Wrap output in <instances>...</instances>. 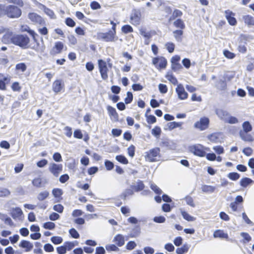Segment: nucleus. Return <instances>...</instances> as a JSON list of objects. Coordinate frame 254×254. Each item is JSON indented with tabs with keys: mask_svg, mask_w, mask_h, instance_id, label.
<instances>
[{
	"mask_svg": "<svg viewBox=\"0 0 254 254\" xmlns=\"http://www.w3.org/2000/svg\"><path fill=\"white\" fill-rule=\"evenodd\" d=\"M166 78L172 84L176 85L178 83L177 79L171 72H168L166 76Z\"/></svg>",
	"mask_w": 254,
	"mask_h": 254,
	"instance_id": "7c9ffc66",
	"label": "nucleus"
},
{
	"mask_svg": "<svg viewBox=\"0 0 254 254\" xmlns=\"http://www.w3.org/2000/svg\"><path fill=\"white\" fill-rule=\"evenodd\" d=\"M11 42L15 45L19 46L23 49L29 47V38L26 35H14L10 38Z\"/></svg>",
	"mask_w": 254,
	"mask_h": 254,
	"instance_id": "20e7f679",
	"label": "nucleus"
},
{
	"mask_svg": "<svg viewBox=\"0 0 254 254\" xmlns=\"http://www.w3.org/2000/svg\"><path fill=\"white\" fill-rule=\"evenodd\" d=\"M134 191H135L132 188L127 189L125 190V191L123 193L124 199H125L127 197L133 194Z\"/></svg>",
	"mask_w": 254,
	"mask_h": 254,
	"instance_id": "3c124183",
	"label": "nucleus"
},
{
	"mask_svg": "<svg viewBox=\"0 0 254 254\" xmlns=\"http://www.w3.org/2000/svg\"><path fill=\"white\" fill-rule=\"evenodd\" d=\"M64 209V206L61 204H56L53 206V209L60 213L63 212Z\"/></svg>",
	"mask_w": 254,
	"mask_h": 254,
	"instance_id": "0e129e2a",
	"label": "nucleus"
},
{
	"mask_svg": "<svg viewBox=\"0 0 254 254\" xmlns=\"http://www.w3.org/2000/svg\"><path fill=\"white\" fill-rule=\"evenodd\" d=\"M49 195V193L47 191L41 192L39 193L37 198L39 200L42 201L45 199Z\"/></svg>",
	"mask_w": 254,
	"mask_h": 254,
	"instance_id": "a18cd8bd",
	"label": "nucleus"
},
{
	"mask_svg": "<svg viewBox=\"0 0 254 254\" xmlns=\"http://www.w3.org/2000/svg\"><path fill=\"white\" fill-rule=\"evenodd\" d=\"M225 13L226 14V18L227 19L229 24L232 26L236 25L237 23V21L234 17L235 14L229 10H226Z\"/></svg>",
	"mask_w": 254,
	"mask_h": 254,
	"instance_id": "dca6fc26",
	"label": "nucleus"
},
{
	"mask_svg": "<svg viewBox=\"0 0 254 254\" xmlns=\"http://www.w3.org/2000/svg\"><path fill=\"white\" fill-rule=\"evenodd\" d=\"M51 241L55 245H58L62 243L63 239L61 237L54 236L51 238Z\"/></svg>",
	"mask_w": 254,
	"mask_h": 254,
	"instance_id": "6e6d98bb",
	"label": "nucleus"
},
{
	"mask_svg": "<svg viewBox=\"0 0 254 254\" xmlns=\"http://www.w3.org/2000/svg\"><path fill=\"white\" fill-rule=\"evenodd\" d=\"M189 247L187 244H184L183 246L180 248H178L176 249V253L177 254H183L184 253L188 252Z\"/></svg>",
	"mask_w": 254,
	"mask_h": 254,
	"instance_id": "72a5a7b5",
	"label": "nucleus"
},
{
	"mask_svg": "<svg viewBox=\"0 0 254 254\" xmlns=\"http://www.w3.org/2000/svg\"><path fill=\"white\" fill-rule=\"evenodd\" d=\"M141 14L140 12L135 11L130 17V22L133 25L137 26L140 24L141 21Z\"/></svg>",
	"mask_w": 254,
	"mask_h": 254,
	"instance_id": "4468645a",
	"label": "nucleus"
},
{
	"mask_svg": "<svg viewBox=\"0 0 254 254\" xmlns=\"http://www.w3.org/2000/svg\"><path fill=\"white\" fill-rule=\"evenodd\" d=\"M135 191L138 192L144 189V185L142 181H138L136 186H132L131 187Z\"/></svg>",
	"mask_w": 254,
	"mask_h": 254,
	"instance_id": "c756f323",
	"label": "nucleus"
},
{
	"mask_svg": "<svg viewBox=\"0 0 254 254\" xmlns=\"http://www.w3.org/2000/svg\"><path fill=\"white\" fill-rule=\"evenodd\" d=\"M190 151L194 155L202 157L205 156L207 151H210V148L201 144H197L191 146Z\"/></svg>",
	"mask_w": 254,
	"mask_h": 254,
	"instance_id": "423d86ee",
	"label": "nucleus"
},
{
	"mask_svg": "<svg viewBox=\"0 0 254 254\" xmlns=\"http://www.w3.org/2000/svg\"><path fill=\"white\" fill-rule=\"evenodd\" d=\"M105 166L106 169L108 171L112 170L114 167V163L112 162L107 160L105 161Z\"/></svg>",
	"mask_w": 254,
	"mask_h": 254,
	"instance_id": "680f3d73",
	"label": "nucleus"
},
{
	"mask_svg": "<svg viewBox=\"0 0 254 254\" xmlns=\"http://www.w3.org/2000/svg\"><path fill=\"white\" fill-rule=\"evenodd\" d=\"M182 124L180 123H177L176 122H170L168 123V126L169 129L172 130L177 127L181 126Z\"/></svg>",
	"mask_w": 254,
	"mask_h": 254,
	"instance_id": "4d7b16f0",
	"label": "nucleus"
},
{
	"mask_svg": "<svg viewBox=\"0 0 254 254\" xmlns=\"http://www.w3.org/2000/svg\"><path fill=\"white\" fill-rule=\"evenodd\" d=\"M52 193L55 197V202H59L63 200L62 196L63 192L61 189L56 188L52 190Z\"/></svg>",
	"mask_w": 254,
	"mask_h": 254,
	"instance_id": "a211bd4d",
	"label": "nucleus"
},
{
	"mask_svg": "<svg viewBox=\"0 0 254 254\" xmlns=\"http://www.w3.org/2000/svg\"><path fill=\"white\" fill-rule=\"evenodd\" d=\"M158 88L160 93L165 94L168 92V87L166 85L160 83L158 85Z\"/></svg>",
	"mask_w": 254,
	"mask_h": 254,
	"instance_id": "5fc2aeb1",
	"label": "nucleus"
},
{
	"mask_svg": "<svg viewBox=\"0 0 254 254\" xmlns=\"http://www.w3.org/2000/svg\"><path fill=\"white\" fill-rule=\"evenodd\" d=\"M243 19L246 24L248 26L254 25V17L250 15H246L243 17Z\"/></svg>",
	"mask_w": 254,
	"mask_h": 254,
	"instance_id": "393cba45",
	"label": "nucleus"
},
{
	"mask_svg": "<svg viewBox=\"0 0 254 254\" xmlns=\"http://www.w3.org/2000/svg\"><path fill=\"white\" fill-rule=\"evenodd\" d=\"M63 166L62 164L52 163L49 167V171L55 177H58L62 173Z\"/></svg>",
	"mask_w": 254,
	"mask_h": 254,
	"instance_id": "1a4fd4ad",
	"label": "nucleus"
},
{
	"mask_svg": "<svg viewBox=\"0 0 254 254\" xmlns=\"http://www.w3.org/2000/svg\"><path fill=\"white\" fill-rule=\"evenodd\" d=\"M202 190L204 192H213L215 190V187L211 186L203 185L201 187Z\"/></svg>",
	"mask_w": 254,
	"mask_h": 254,
	"instance_id": "c9c22d12",
	"label": "nucleus"
},
{
	"mask_svg": "<svg viewBox=\"0 0 254 254\" xmlns=\"http://www.w3.org/2000/svg\"><path fill=\"white\" fill-rule=\"evenodd\" d=\"M19 246L21 248L25 249V251L26 252L30 251L33 247V244L26 240H22Z\"/></svg>",
	"mask_w": 254,
	"mask_h": 254,
	"instance_id": "aec40b11",
	"label": "nucleus"
},
{
	"mask_svg": "<svg viewBox=\"0 0 254 254\" xmlns=\"http://www.w3.org/2000/svg\"><path fill=\"white\" fill-rule=\"evenodd\" d=\"M57 251L59 254H65L66 253V248L64 245L57 248Z\"/></svg>",
	"mask_w": 254,
	"mask_h": 254,
	"instance_id": "774afa93",
	"label": "nucleus"
},
{
	"mask_svg": "<svg viewBox=\"0 0 254 254\" xmlns=\"http://www.w3.org/2000/svg\"><path fill=\"white\" fill-rule=\"evenodd\" d=\"M11 88L14 92H20L22 88L20 83L17 81L13 82L11 85Z\"/></svg>",
	"mask_w": 254,
	"mask_h": 254,
	"instance_id": "e433bc0d",
	"label": "nucleus"
},
{
	"mask_svg": "<svg viewBox=\"0 0 254 254\" xmlns=\"http://www.w3.org/2000/svg\"><path fill=\"white\" fill-rule=\"evenodd\" d=\"M98 37L107 42H114L117 39L116 32L110 30L107 32H101L98 34Z\"/></svg>",
	"mask_w": 254,
	"mask_h": 254,
	"instance_id": "6e6552de",
	"label": "nucleus"
},
{
	"mask_svg": "<svg viewBox=\"0 0 254 254\" xmlns=\"http://www.w3.org/2000/svg\"><path fill=\"white\" fill-rule=\"evenodd\" d=\"M228 177L231 180L237 181L240 178V175L236 172H231L228 174Z\"/></svg>",
	"mask_w": 254,
	"mask_h": 254,
	"instance_id": "37998d69",
	"label": "nucleus"
},
{
	"mask_svg": "<svg viewBox=\"0 0 254 254\" xmlns=\"http://www.w3.org/2000/svg\"><path fill=\"white\" fill-rule=\"evenodd\" d=\"M220 132H214L208 135L207 138L212 143H218L222 142Z\"/></svg>",
	"mask_w": 254,
	"mask_h": 254,
	"instance_id": "f3484780",
	"label": "nucleus"
},
{
	"mask_svg": "<svg viewBox=\"0 0 254 254\" xmlns=\"http://www.w3.org/2000/svg\"><path fill=\"white\" fill-rule=\"evenodd\" d=\"M6 1L9 3L15 4L16 6L20 7H22L24 5L23 0H6Z\"/></svg>",
	"mask_w": 254,
	"mask_h": 254,
	"instance_id": "4c0bfd02",
	"label": "nucleus"
},
{
	"mask_svg": "<svg viewBox=\"0 0 254 254\" xmlns=\"http://www.w3.org/2000/svg\"><path fill=\"white\" fill-rule=\"evenodd\" d=\"M253 183V180L249 178H242L240 182V185L243 188H246L248 185Z\"/></svg>",
	"mask_w": 254,
	"mask_h": 254,
	"instance_id": "cd10ccee",
	"label": "nucleus"
},
{
	"mask_svg": "<svg viewBox=\"0 0 254 254\" xmlns=\"http://www.w3.org/2000/svg\"><path fill=\"white\" fill-rule=\"evenodd\" d=\"M152 62L154 66L158 70L165 69L167 65L166 59L162 56L153 58Z\"/></svg>",
	"mask_w": 254,
	"mask_h": 254,
	"instance_id": "0eeeda50",
	"label": "nucleus"
},
{
	"mask_svg": "<svg viewBox=\"0 0 254 254\" xmlns=\"http://www.w3.org/2000/svg\"><path fill=\"white\" fill-rule=\"evenodd\" d=\"M107 109L108 114L110 117H113L115 119L118 118V117H119L118 114L117 112L116 109L114 107H113L111 106H108L107 107Z\"/></svg>",
	"mask_w": 254,
	"mask_h": 254,
	"instance_id": "bb28decb",
	"label": "nucleus"
},
{
	"mask_svg": "<svg viewBox=\"0 0 254 254\" xmlns=\"http://www.w3.org/2000/svg\"><path fill=\"white\" fill-rule=\"evenodd\" d=\"M173 25L179 30H184L186 28V25L183 20L181 18H177L173 22Z\"/></svg>",
	"mask_w": 254,
	"mask_h": 254,
	"instance_id": "4be33fe9",
	"label": "nucleus"
},
{
	"mask_svg": "<svg viewBox=\"0 0 254 254\" xmlns=\"http://www.w3.org/2000/svg\"><path fill=\"white\" fill-rule=\"evenodd\" d=\"M243 129L239 131L241 138L245 142H252L254 141L253 136L250 133L253 129V127L249 121H245L242 124Z\"/></svg>",
	"mask_w": 254,
	"mask_h": 254,
	"instance_id": "f03ea898",
	"label": "nucleus"
},
{
	"mask_svg": "<svg viewBox=\"0 0 254 254\" xmlns=\"http://www.w3.org/2000/svg\"><path fill=\"white\" fill-rule=\"evenodd\" d=\"M127 150L128 155L130 157H133L135 155V146L131 144L128 147Z\"/></svg>",
	"mask_w": 254,
	"mask_h": 254,
	"instance_id": "09e8293b",
	"label": "nucleus"
},
{
	"mask_svg": "<svg viewBox=\"0 0 254 254\" xmlns=\"http://www.w3.org/2000/svg\"><path fill=\"white\" fill-rule=\"evenodd\" d=\"M64 48H65V50H66V47L64 46V44L62 42H56L50 53L52 56H55L61 54L64 50Z\"/></svg>",
	"mask_w": 254,
	"mask_h": 254,
	"instance_id": "9b49d317",
	"label": "nucleus"
},
{
	"mask_svg": "<svg viewBox=\"0 0 254 254\" xmlns=\"http://www.w3.org/2000/svg\"><path fill=\"white\" fill-rule=\"evenodd\" d=\"M223 54L224 56L228 59H233L236 56V55L234 53L227 50H225L223 51Z\"/></svg>",
	"mask_w": 254,
	"mask_h": 254,
	"instance_id": "49530a36",
	"label": "nucleus"
},
{
	"mask_svg": "<svg viewBox=\"0 0 254 254\" xmlns=\"http://www.w3.org/2000/svg\"><path fill=\"white\" fill-rule=\"evenodd\" d=\"M28 16V18L35 24H39L41 26L45 24L44 19L40 15L36 13H29Z\"/></svg>",
	"mask_w": 254,
	"mask_h": 254,
	"instance_id": "f8f14e48",
	"label": "nucleus"
},
{
	"mask_svg": "<svg viewBox=\"0 0 254 254\" xmlns=\"http://www.w3.org/2000/svg\"><path fill=\"white\" fill-rule=\"evenodd\" d=\"M161 150L159 147H154L145 152L144 156L146 161L154 162L160 160L161 157Z\"/></svg>",
	"mask_w": 254,
	"mask_h": 254,
	"instance_id": "39448f33",
	"label": "nucleus"
},
{
	"mask_svg": "<svg viewBox=\"0 0 254 254\" xmlns=\"http://www.w3.org/2000/svg\"><path fill=\"white\" fill-rule=\"evenodd\" d=\"M165 46L169 53H172L174 52L175 45L173 43L168 42L166 44Z\"/></svg>",
	"mask_w": 254,
	"mask_h": 254,
	"instance_id": "de8ad7c7",
	"label": "nucleus"
},
{
	"mask_svg": "<svg viewBox=\"0 0 254 254\" xmlns=\"http://www.w3.org/2000/svg\"><path fill=\"white\" fill-rule=\"evenodd\" d=\"M0 13L2 16L6 15L10 18H17L22 14L21 10L16 5L0 4Z\"/></svg>",
	"mask_w": 254,
	"mask_h": 254,
	"instance_id": "f257e3e1",
	"label": "nucleus"
},
{
	"mask_svg": "<svg viewBox=\"0 0 254 254\" xmlns=\"http://www.w3.org/2000/svg\"><path fill=\"white\" fill-rule=\"evenodd\" d=\"M65 23L67 26L70 27H73L75 25L74 21L70 17H67L65 19Z\"/></svg>",
	"mask_w": 254,
	"mask_h": 254,
	"instance_id": "052dcab7",
	"label": "nucleus"
},
{
	"mask_svg": "<svg viewBox=\"0 0 254 254\" xmlns=\"http://www.w3.org/2000/svg\"><path fill=\"white\" fill-rule=\"evenodd\" d=\"M55 226V224L52 222H47L43 224V227L46 229L53 230Z\"/></svg>",
	"mask_w": 254,
	"mask_h": 254,
	"instance_id": "8fccbe9b",
	"label": "nucleus"
},
{
	"mask_svg": "<svg viewBox=\"0 0 254 254\" xmlns=\"http://www.w3.org/2000/svg\"><path fill=\"white\" fill-rule=\"evenodd\" d=\"M10 214L14 219H20L23 215V212L20 208L15 207L11 209Z\"/></svg>",
	"mask_w": 254,
	"mask_h": 254,
	"instance_id": "6ab92c4d",
	"label": "nucleus"
},
{
	"mask_svg": "<svg viewBox=\"0 0 254 254\" xmlns=\"http://www.w3.org/2000/svg\"><path fill=\"white\" fill-rule=\"evenodd\" d=\"M183 33L184 31L182 30L177 29L173 31L174 36L177 41H181L182 40Z\"/></svg>",
	"mask_w": 254,
	"mask_h": 254,
	"instance_id": "473e14b6",
	"label": "nucleus"
},
{
	"mask_svg": "<svg viewBox=\"0 0 254 254\" xmlns=\"http://www.w3.org/2000/svg\"><path fill=\"white\" fill-rule=\"evenodd\" d=\"M73 136L77 139H82L83 137V134L80 129H75L73 132Z\"/></svg>",
	"mask_w": 254,
	"mask_h": 254,
	"instance_id": "338daca9",
	"label": "nucleus"
},
{
	"mask_svg": "<svg viewBox=\"0 0 254 254\" xmlns=\"http://www.w3.org/2000/svg\"><path fill=\"white\" fill-rule=\"evenodd\" d=\"M11 78L10 76H5L2 79H0V90H5L6 89L7 84H8L10 81Z\"/></svg>",
	"mask_w": 254,
	"mask_h": 254,
	"instance_id": "5701e85b",
	"label": "nucleus"
},
{
	"mask_svg": "<svg viewBox=\"0 0 254 254\" xmlns=\"http://www.w3.org/2000/svg\"><path fill=\"white\" fill-rule=\"evenodd\" d=\"M111 59H108L107 61L99 59L98 60V66L99 72L103 80H106L108 78V72L112 67Z\"/></svg>",
	"mask_w": 254,
	"mask_h": 254,
	"instance_id": "7ed1b4c3",
	"label": "nucleus"
},
{
	"mask_svg": "<svg viewBox=\"0 0 254 254\" xmlns=\"http://www.w3.org/2000/svg\"><path fill=\"white\" fill-rule=\"evenodd\" d=\"M145 117L146 118V121L149 124H153L156 122V118L153 115H148L147 113H145Z\"/></svg>",
	"mask_w": 254,
	"mask_h": 254,
	"instance_id": "c03bdc74",
	"label": "nucleus"
},
{
	"mask_svg": "<svg viewBox=\"0 0 254 254\" xmlns=\"http://www.w3.org/2000/svg\"><path fill=\"white\" fill-rule=\"evenodd\" d=\"M116 159L120 163L125 165L127 164L128 163V160L125 156L123 155H119L116 156Z\"/></svg>",
	"mask_w": 254,
	"mask_h": 254,
	"instance_id": "58836bf2",
	"label": "nucleus"
},
{
	"mask_svg": "<svg viewBox=\"0 0 254 254\" xmlns=\"http://www.w3.org/2000/svg\"><path fill=\"white\" fill-rule=\"evenodd\" d=\"M113 242L118 247H122L125 244V238L122 234H118L114 237Z\"/></svg>",
	"mask_w": 254,
	"mask_h": 254,
	"instance_id": "412c9836",
	"label": "nucleus"
},
{
	"mask_svg": "<svg viewBox=\"0 0 254 254\" xmlns=\"http://www.w3.org/2000/svg\"><path fill=\"white\" fill-rule=\"evenodd\" d=\"M150 188L158 195H160L162 192V190L156 185H151Z\"/></svg>",
	"mask_w": 254,
	"mask_h": 254,
	"instance_id": "69168bd1",
	"label": "nucleus"
},
{
	"mask_svg": "<svg viewBox=\"0 0 254 254\" xmlns=\"http://www.w3.org/2000/svg\"><path fill=\"white\" fill-rule=\"evenodd\" d=\"M209 120L207 117L201 118L199 121L195 122L194 127L200 130H204L207 129L209 125Z\"/></svg>",
	"mask_w": 254,
	"mask_h": 254,
	"instance_id": "9d476101",
	"label": "nucleus"
},
{
	"mask_svg": "<svg viewBox=\"0 0 254 254\" xmlns=\"http://www.w3.org/2000/svg\"><path fill=\"white\" fill-rule=\"evenodd\" d=\"M75 242L76 243L75 244L72 242H64V245L66 248V251H70L75 247V245H77L78 242L77 241H75Z\"/></svg>",
	"mask_w": 254,
	"mask_h": 254,
	"instance_id": "79ce46f5",
	"label": "nucleus"
},
{
	"mask_svg": "<svg viewBox=\"0 0 254 254\" xmlns=\"http://www.w3.org/2000/svg\"><path fill=\"white\" fill-rule=\"evenodd\" d=\"M127 97L125 99V102L126 104L130 103L133 100V95L131 92H127Z\"/></svg>",
	"mask_w": 254,
	"mask_h": 254,
	"instance_id": "603ef678",
	"label": "nucleus"
},
{
	"mask_svg": "<svg viewBox=\"0 0 254 254\" xmlns=\"http://www.w3.org/2000/svg\"><path fill=\"white\" fill-rule=\"evenodd\" d=\"M176 91L178 94V98L181 100L187 99L188 97V94L185 91L183 85L179 84L176 88Z\"/></svg>",
	"mask_w": 254,
	"mask_h": 254,
	"instance_id": "2eb2a0df",
	"label": "nucleus"
},
{
	"mask_svg": "<svg viewBox=\"0 0 254 254\" xmlns=\"http://www.w3.org/2000/svg\"><path fill=\"white\" fill-rule=\"evenodd\" d=\"M69 233L71 237L73 238L78 239L79 238V234L74 228L70 229L69 231Z\"/></svg>",
	"mask_w": 254,
	"mask_h": 254,
	"instance_id": "864d4df0",
	"label": "nucleus"
},
{
	"mask_svg": "<svg viewBox=\"0 0 254 254\" xmlns=\"http://www.w3.org/2000/svg\"><path fill=\"white\" fill-rule=\"evenodd\" d=\"M32 185L36 188H41L43 185V180L40 177L34 178L32 181Z\"/></svg>",
	"mask_w": 254,
	"mask_h": 254,
	"instance_id": "c85d7f7f",
	"label": "nucleus"
},
{
	"mask_svg": "<svg viewBox=\"0 0 254 254\" xmlns=\"http://www.w3.org/2000/svg\"><path fill=\"white\" fill-rule=\"evenodd\" d=\"M171 68L174 71H177L182 68V66L180 63L171 64Z\"/></svg>",
	"mask_w": 254,
	"mask_h": 254,
	"instance_id": "bf43d9fd",
	"label": "nucleus"
},
{
	"mask_svg": "<svg viewBox=\"0 0 254 254\" xmlns=\"http://www.w3.org/2000/svg\"><path fill=\"white\" fill-rule=\"evenodd\" d=\"M240 235L243 237L242 242L243 244L249 243L252 240L251 236L248 233L242 232Z\"/></svg>",
	"mask_w": 254,
	"mask_h": 254,
	"instance_id": "2f4dec72",
	"label": "nucleus"
},
{
	"mask_svg": "<svg viewBox=\"0 0 254 254\" xmlns=\"http://www.w3.org/2000/svg\"><path fill=\"white\" fill-rule=\"evenodd\" d=\"M181 214L183 218L188 221H193L195 220V217L190 216L188 213L185 211H182Z\"/></svg>",
	"mask_w": 254,
	"mask_h": 254,
	"instance_id": "ea45409f",
	"label": "nucleus"
},
{
	"mask_svg": "<svg viewBox=\"0 0 254 254\" xmlns=\"http://www.w3.org/2000/svg\"><path fill=\"white\" fill-rule=\"evenodd\" d=\"M64 130L65 132V135L68 138H70L72 136V131L71 127L66 126L64 127Z\"/></svg>",
	"mask_w": 254,
	"mask_h": 254,
	"instance_id": "e2e57ef3",
	"label": "nucleus"
},
{
	"mask_svg": "<svg viewBox=\"0 0 254 254\" xmlns=\"http://www.w3.org/2000/svg\"><path fill=\"white\" fill-rule=\"evenodd\" d=\"M183 15V12L178 9H175L173 11L172 16L169 19V21L170 22L173 20H175L177 18L181 17Z\"/></svg>",
	"mask_w": 254,
	"mask_h": 254,
	"instance_id": "a878e982",
	"label": "nucleus"
},
{
	"mask_svg": "<svg viewBox=\"0 0 254 254\" xmlns=\"http://www.w3.org/2000/svg\"><path fill=\"white\" fill-rule=\"evenodd\" d=\"M214 238H220L222 239H228L229 238L228 235L225 233L223 230H217L213 233Z\"/></svg>",
	"mask_w": 254,
	"mask_h": 254,
	"instance_id": "b1692460",
	"label": "nucleus"
},
{
	"mask_svg": "<svg viewBox=\"0 0 254 254\" xmlns=\"http://www.w3.org/2000/svg\"><path fill=\"white\" fill-rule=\"evenodd\" d=\"M27 69V66L24 63H18L15 65V69L17 71H21L22 72L26 71Z\"/></svg>",
	"mask_w": 254,
	"mask_h": 254,
	"instance_id": "f704fd0d",
	"label": "nucleus"
},
{
	"mask_svg": "<svg viewBox=\"0 0 254 254\" xmlns=\"http://www.w3.org/2000/svg\"><path fill=\"white\" fill-rule=\"evenodd\" d=\"M122 31L125 34L133 32L132 27L128 24L125 25L122 27Z\"/></svg>",
	"mask_w": 254,
	"mask_h": 254,
	"instance_id": "a19ab883",
	"label": "nucleus"
},
{
	"mask_svg": "<svg viewBox=\"0 0 254 254\" xmlns=\"http://www.w3.org/2000/svg\"><path fill=\"white\" fill-rule=\"evenodd\" d=\"M52 90L55 94H58L64 90V83L62 79H56L52 84Z\"/></svg>",
	"mask_w": 254,
	"mask_h": 254,
	"instance_id": "ddd939ff",
	"label": "nucleus"
},
{
	"mask_svg": "<svg viewBox=\"0 0 254 254\" xmlns=\"http://www.w3.org/2000/svg\"><path fill=\"white\" fill-rule=\"evenodd\" d=\"M213 149L218 154H221L224 152V148L220 145L215 146L213 147Z\"/></svg>",
	"mask_w": 254,
	"mask_h": 254,
	"instance_id": "13d9d810",
	"label": "nucleus"
}]
</instances>
